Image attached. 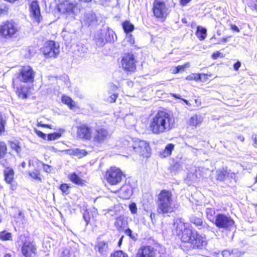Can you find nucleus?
Listing matches in <instances>:
<instances>
[{"mask_svg": "<svg viewBox=\"0 0 257 257\" xmlns=\"http://www.w3.org/2000/svg\"><path fill=\"white\" fill-rule=\"evenodd\" d=\"M174 127V116L165 111H159L151 119L149 123V130L154 135H160L166 133Z\"/></svg>", "mask_w": 257, "mask_h": 257, "instance_id": "nucleus-1", "label": "nucleus"}, {"mask_svg": "<svg viewBox=\"0 0 257 257\" xmlns=\"http://www.w3.org/2000/svg\"><path fill=\"white\" fill-rule=\"evenodd\" d=\"M157 206L159 213L168 214L174 212L179 205L174 200L171 191L164 189L158 196Z\"/></svg>", "mask_w": 257, "mask_h": 257, "instance_id": "nucleus-2", "label": "nucleus"}, {"mask_svg": "<svg viewBox=\"0 0 257 257\" xmlns=\"http://www.w3.org/2000/svg\"><path fill=\"white\" fill-rule=\"evenodd\" d=\"M181 240L184 242L189 243L193 249H201L207 244L205 236L199 234L192 227L184 228Z\"/></svg>", "mask_w": 257, "mask_h": 257, "instance_id": "nucleus-3", "label": "nucleus"}, {"mask_svg": "<svg viewBox=\"0 0 257 257\" xmlns=\"http://www.w3.org/2000/svg\"><path fill=\"white\" fill-rule=\"evenodd\" d=\"M19 241L21 242V253L25 257H36L37 246L36 243L28 236L21 234L19 237Z\"/></svg>", "mask_w": 257, "mask_h": 257, "instance_id": "nucleus-4", "label": "nucleus"}, {"mask_svg": "<svg viewBox=\"0 0 257 257\" xmlns=\"http://www.w3.org/2000/svg\"><path fill=\"white\" fill-rule=\"evenodd\" d=\"M114 32L109 28H104L98 31L95 35V43L98 47L103 46L106 43L114 41Z\"/></svg>", "mask_w": 257, "mask_h": 257, "instance_id": "nucleus-5", "label": "nucleus"}, {"mask_svg": "<svg viewBox=\"0 0 257 257\" xmlns=\"http://www.w3.org/2000/svg\"><path fill=\"white\" fill-rule=\"evenodd\" d=\"M46 57L56 58L60 53L59 44L54 41H47L41 48Z\"/></svg>", "mask_w": 257, "mask_h": 257, "instance_id": "nucleus-6", "label": "nucleus"}, {"mask_svg": "<svg viewBox=\"0 0 257 257\" xmlns=\"http://www.w3.org/2000/svg\"><path fill=\"white\" fill-rule=\"evenodd\" d=\"M130 147L140 156L149 158L151 154V148L149 144L144 140L139 139L133 141Z\"/></svg>", "mask_w": 257, "mask_h": 257, "instance_id": "nucleus-7", "label": "nucleus"}, {"mask_svg": "<svg viewBox=\"0 0 257 257\" xmlns=\"http://www.w3.org/2000/svg\"><path fill=\"white\" fill-rule=\"evenodd\" d=\"M213 222L217 228L224 230L230 229L234 224V220L229 215L222 213L215 216Z\"/></svg>", "mask_w": 257, "mask_h": 257, "instance_id": "nucleus-8", "label": "nucleus"}, {"mask_svg": "<svg viewBox=\"0 0 257 257\" xmlns=\"http://www.w3.org/2000/svg\"><path fill=\"white\" fill-rule=\"evenodd\" d=\"M17 25L13 21H7L0 26V35L5 38H12L18 32Z\"/></svg>", "mask_w": 257, "mask_h": 257, "instance_id": "nucleus-9", "label": "nucleus"}, {"mask_svg": "<svg viewBox=\"0 0 257 257\" xmlns=\"http://www.w3.org/2000/svg\"><path fill=\"white\" fill-rule=\"evenodd\" d=\"M94 133L92 136V141L94 144L100 145L109 137L110 135L104 126L96 124L93 128Z\"/></svg>", "mask_w": 257, "mask_h": 257, "instance_id": "nucleus-10", "label": "nucleus"}, {"mask_svg": "<svg viewBox=\"0 0 257 257\" xmlns=\"http://www.w3.org/2000/svg\"><path fill=\"white\" fill-rule=\"evenodd\" d=\"M107 181L111 185H116L120 183L124 177L123 172L115 167H111L106 173Z\"/></svg>", "mask_w": 257, "mask_h": 257, "instance_id": "nucleus-11", "label": "nucleus"}, {"mask_svg": "<svg viewBox=\"0 0 257 257\" xmlns=\"http://www.w3.org/2000/svg\"><path fill=\"white\" fill-rule=\"evenodd\" d=\"M136 60L132 53L124 54L122 58L121 64L123 69L127 72H134L136 70Z\"/></svg>", "mask_w": 257, "mask_h": 257, "instance_id": "nucleus-12", "label": "nucleus"}, {"mask_svg": "<svg viewBox=\"0 0 257 257\" xmlns=\"http://www.w3.org/2000/svg\"><path fill=\"white\" fill-rule=\"evenodd\" d=\"M35 72L29 66H23L18 76L19 80L25 83L32 82L34 81Z\"/></svg>", "mask_w": 257, "mask_h": 257, "instance_id": "nucleus-13", "label": "nucleus"}, {"mask_svg": "<svg viewBox=\"0 0 257 257\" xmlns=\"http://www.w3.org/2000/svg\"><path fill=\"white\" fill-rule=\"evenodd\" d=\"M153 11L154 16L157 18H164L167 15V9L163 1L155 0L153 4Z\"/></svg>", "mask_w": 257, "mask_h": 257, "instance_id": "nucleus-14", "label": "nucleus"}, {"mask_svg": "<svg viewBox=\"0 0 257 257\" xmlns=\"http://www.w3.org/2000/svg\"><path fill=\"white\" fill-rule=\"evenodd\" d=\"M77 134L81 139L90 141L92 139V128L86 124H82L77 127Z\"/></svg>", "mask_w": 257, "mask_h": 257, "instance_id": "nucleus-15", "label": "nucleus"}, {"mask_svg": "<svg viewBox=\"0 0 257 257\" xmlns=\"http://www.w3.org/2000/svg\"><path fill=\"white\" fill-rule=\"evenodd\" d=\"M76 7V4L69 0L60 1L57 5L58 11L63 13L73 14L74 12Z\"/></svg>", "mask_w": 257, "mask_h": 257, "instance_id": "nucleus-16", "label": "nucleus"}, {"mask_svg": "<svg viewBox=\"0 0 257 257\" xmlns=\"http://www.w3.org/2000/svg\"><path fill=\"white\" fill-rule=\"evenodd\" d=\"M30 15L32 19L39 23L42 20V16L41 14L40 8L38 3L36 1H33L30 6Z\"/></svg>", "mask_w": 257, "mask_h": 257, "instance_id": "nucleus-17", "label": "nucleus"}, {"mask_svg": "<svg viewBox=\"0 0 257 257\" xmlns=\"http://www.w3.org/2000/svg\"><path fill=\"white\" fill-rule=\"evenodd\" d=\"M156 251V249L151 246H142L138 250L136 257H155Z\"/></svg>", "mask_w": 257, "mask_h": 257, "instance_id": "nucleus-18", "label": "nucleus"}, {"mask_svg": "<svg viewBox=\"0 0 257 257\" xmlns=\"http://www.w3.org/2000/svg\"><path fill=\"white\" fill-rule=\"evenodd\" d=\"M190 222L193 224L198 229H208L209 226L205 222L203 221L202 216H198L196 215H191L189 217Z\"/></svg>", "mask_w": 257, "mask_h": 257, "instance_id": "nucleus-19", "label": "nucleus"}, {"mask_svg": "<svg viewBox=\"0 0 257 257\" xmlns=\"http://www.w3.org/2000/svg\"><path fill=\"white\" fill-rule=\"evenodd\" d=\"M114 192H117L120 198L123 199H128L132 195L133 190L132 187L129 184H125Z\"/></svg>", "mask_w": 257, "mask_h": 257, "instance_id": "nucleus-20", "label": "nucleus"}, {"mask_svg": "<svg viewBox=\"0 0 257 257\" xmlns=\"http://www.w3.org/2000/svg\"><path fill=\"white\" fill-rule=\"evenodd\" d=\"M95 249L101 254L105 255L108 249V243L106 241L98 240L95 246Z\"/></svg>", "mask_w": 257, "mask_h": 257, "instance_id": "nucleus-21", "label": "nucleus"}, {"mask_svg": "<svg viewBox=\"0 0 257 257\" xmlns=\"http://www.w3.org/2000/svg\"><path fill=\"white\" fill-rule=\"evenodd\" d=\"M203 118L200 115L195 114L190 117L187 121V124L191 126L196 127L201 124Z\"/></svg>", "mask_w": 257, "mask_h": 257, "instance_id": "nucleus-22", "label": "nucleus"}, {"mask_svg": "<svg viewBox=\"0 0 257 257\" xmlns=\"http://www.w3.org/2000/svg\"><path fill=\"white\" fill-rule=\"evenodd\" d=\"M5 180L9 184H11L14 179V172L13 169L7 167L4 172Z\"/></svg>", "mask_w": 257, "mask_h": 257, "instance_id": "nucleus-23", "label": "nucleus"}, {"mask_svg": "<svg viewBox=\"0 0 257 257\" xmlns=\"http://www.w3.org/2000/svg\"><path fill=\"white\" fill-rule=\"evenodd\" d=\"M223 257H239L241 253L237 249H225L222 251Z\"/></svg>", "mask_w": 257, "mask_h": 257, "instance_id": "nucleus-24", "label": "nucleus"}, {"mask_svg": "<svg viewBox=\"0 0 257 257\" xmlns=\"http://www.w3.org/2000/svg\"><path fill=\"white\" fill-rule=\"evenodd\" d=\"M227 169L222 168L218 169L215 172L216 179L220 181H223L226 178Z\"/></svg>", "mask_w": 257, "mask_h": 257, "instance_id": "nucleus-25", "label": "nucleus"}, {"mask_svg": "<svg viewBox=\"0 0 257 257\" xmlns=\"http://www.w3.org/2000/svg\"><path fill=\"white\" fill-rule=\"evenodd\" d=\"M122 28L126 34H130L133 32L135 29L134 26L130 21L126 20L122 24Z\"/></svg>", "mask_w": 257, "mask_h": 257, "instance_id": "nucleus-26", "label": "nucleus"}, {"mask_svg": "<svg viewBox=\"0 0 257 257\" xmlns=\"http://www.w3.org/2000/svg\"><path fill=\"white\" fill-rule=\"evenodd\" d=\"M196 35L200 40H204L207 36L206 29L201 26L197 27Z\"/></svg>", "mask_w": 257, "mask_h": 257, "instance_id": "nucleus-27", "label": "nucleus"}, {"mask_svg": "<svg viewBox=\"0 0 257 257\" xmlns=\"http://www.w3.org/2000/svg\"><path fill=\"white\" fill-rule=\"evenodd\" d=\"M69 179L73 183L78 185L83 186L84 181L80 178L75 173L70 175Z\"/></svg>", "mask_w": 257, "mask_h": 257, "instance_id": "nucleus-28", "label": "nucleus"}, {"mask_svg": "<svg viewBox=\"0 0 257 257\" xmlns=\"http://www.w3.org/2000/svg\"><path fill=\"white\" fill-rule=\"evenodd\" d=\"M174 149V145L172 144H168L166 145L164 150L161 153V155L163 157H166L170 156L172 151Z\"/></svg>", "mask_w": 257, "mask_h": 257, "instance_id": "nucleus-29", "label": "nucleus"}, {"mask_svg": "<svg viewBox=\"0 0 257 257\" xmlns=\"http://www.w3.org/2000/svg\"><path fill=\"white\" fill-rule=\"evenodd\" d=\"M69 151L70 152V154L76 156L78 158H82L83 156H86L87 154V152L85 150L79 149H74L70 150Z\"/></svg>", "mask_w": 257, "mask_h": 257, "instance_id": "nucleus-30", "label": "nucleus"}, {"mask_svg": "<svg viewBox=\"0 0 257 257\" xmlns=\"http://www.w3.org/2000/svg\"><path fill=\"white\" fill-rule=\"evenodd\" d=\"M206 217L207 219L212 222L215 220V210L214 208H206L205 210Z\"/></svg>", "mask_w": 257, "mask_h": 257, "instance_id": "nucleus-31", "label": "nucleus"}, {"mask_svg": "<svg viewBox=\"0 0 257 257\" xmlns=\"http://www.w3.org/2000/svg\"><path fill=\"white\" fill-rule=\"evenodd\" d=\"M62 102L69 106L71 109H72L75 106V102L71 98L67 96L64 95L62 97Z\"/></svg>", "mask_w": 257, "mask_h": 257, "instance_id": "nucleus-32", "label": "nucleus"}, {"mask_svg": "<svg viewBox=\"0 0 257 257\" xmlns=\"http://www.w3.org/2000/svg\"><path fill=\"white\" fill-rule=\"evenodd\" d=\"M96 20V16L94 14L89 13L87 14L85 17V21L86 23L88 25H90L91 23Z\"/></svg>", "mask_w": 257, "mask_h": 257, "instance_id": "nucleus-33", "label": "nucleus"}, {"mask_svg": "<svg viewBox=\"0 0 257 257\" xmlns=\"http://www.w3.org/2000/svg\"><path fill=\"white\" fill-rule=\"evenodd\" d=\"M0 239L3 240H12V234L6 231H3L0 232Z\"/></svg>", "mask_w": 257, "mask_h": 257, "instance_id": "nucleus-34", "label": "nucleus"}, {"mask_svg": "<svg viewBox=\"0 0 257 257\" xmlns=\"http://www.w3.org/2000/svg\"><path fill=\"white\" fill-rule=\"evenodd\" d=\"M7 151V146L4 142H0V159L4 157Z\"/></svg>", "mask_w": 257, "mask_h": 257, "instance_id": "nucleus-35", "label": "nucleus"}, {"mask_svg": "<svg viewBox=\"0 0 257 257\" xmlns=\"http://www.w3.org/2000/svg\"><path fill=\"white\" fill-rule=\"evenodd\" d=\"M125 234L128 236L131 239L134 241H136L138 238V234L133 233L132 230L130 228L126 229L124 231Z\"/></svg>", "mask_w": 257, "mask_h": 257, "instance_id": "nucleus-36", "label": "nucleus"}, {"mask_svg": "<svg viewBox=\"0 0 257 257\" xmlns=\"http://www.w3.org/2000/svg\"><path fill=\"white\" fill-rule=\"evenodd\" d=\"M124 224L125 221L123 218L119 217L116 219L114 225L118 229L122 228Z\"/></svg>", "mask_w": 257, "mask_h": 257, "instance_id": "nucleus-37", "label": "nucleus"}, {"mask_svg": "<svg viewBox=\"0 0 257 257\" xmlns=\"http://www.w3.org/2000/svg\"><path fill=\"white\" fill-rule=\"evenodd\" d=\"M83 218L85 221V225L87 226L90 222L91 217L90 212L88 210H85L83 214Z\"/></svg>", "mask_w": 257, "mask_h": 257, "instance_id": "nucleus-38", "label": "nucleus"}, {"mask_svg": "<svg viewBox=\"0 0 257 257\" xmlns=\"http://www.w3.org/2000/svg\"><path fill=\"white\" fill-rule=\"evenodd\" d=\"M111 257H128V255L122 250H117L111 254Z\"/></svg>", "mask_w": 257, "mask_h": 257, "instance_id": "nucleus-39", "label": "nucleus"}, {"mask_svg": "<svg viewBox=\"0 0 257 257\" xmlns=\"http://www.w3.org/2000/svg\"><path fill=\"white\" fill-rule=\"evenodd\" d=\"M69 186L67 184H62L60 186V189L62 192L66 195H67L69 193Z\"/></svg>", "mask_w": 257, "mask_h": 257, "instance_id": "nucleus-40", "label": "nucleus"}, {"mask_svg": "<svg viewBox=\"0 0 257 257\" xmlns=\"http://www.w3.org/2000/svg\"><path fill=\"white\" fill-rule=\"evenodd\" d=\"M61 137V134L59 133H54L48 135V140L50 141L55 140L59 139Z\"/></svg>", "mask_w": 257, "mask_h": 257, "instance_id": "nucleus-41", "label": "nucleus"}, {"mask_svg": "<svg viewBox=\"0 0 257 257\" xmlns=\"http://www.w3.org/2000/svg\"><path fill=\"white\" fill-rule=\"evenodd\" d=\"M186 79L187 80H194L195 81H198V80H200L201 77H200V74H192L191 75L187 76V77H186Z\"/></svg>", "mask_w": 257, "mask_h": 257, "instance_id": "nucleus-42", "label": "nucleus"}, {"mask_svg": "<svg viewBox=\"0 0 257 257\" xmlns=\"http://www.w3.org/2000/svg\"><path fill=\"white\" fill-rule=\"evenodd\" d=\"M17 93L19 98L25 99L27 98L28 97V94L27 92L23 89L21 88L20 89H18Z\"/></svg>", "mask_w": 257, "mask_h": 257, "instance_id": "nucleus-43", "label": "nucleus"}, {"mask_svg": "<svg viewBox=\"0 0 257 257\" xmlns=\"http://www.w3.org/2000/svg\"><path fill=\"white\" fill-rule=\"evenodd\" d=\"M6 121L0 115V135L5 131Z\"/></svg>", "mask_w": 257, "mask_h": 257, "instance_id": "nucleus-44", "label": "nucleus"}, {"mask_svg": "<svg viewBox=\"0 0 257 257\" xmlns=\"http://www.w3.org/2000/svg\"><path fill=\"white\" fill-rule=\"evenodd\" d=\"M8 13V8L5 5L0 6V17L4 15H6Z\"/></svg>", "mask_w": 257, "mask_h": 257, "instance_id": "nucleus-45", "label": "nucleus"}, {"mask_svg": "<svg viewBox=\"0 0 257 257\" xmlns=\"http://www.w3.org/2000/svg\"><path fill=\"white\" fill-rule=\"evenodd\" d=\"M11 147L12 149L16 151L18 153L21 152V148L17 143L11 142Z\"/></svg>", "mask_w": 257, "mask_h": 257, "instance_id": "nucleus-46", "label": "nucleus"}, {"mask_svg": "<svg viewBox=\"0 0 257 257\" xmlns=\"http://www.w3.org/2000/svg\"><path fill=\"white\" fill-rule=\"evenodd\" d=\"M188 64H185L183 65H179L177 67L175 68V69L174 70V73H179L181 71H183L188 65Z\"/></svg>", "mask_w": 257, "mask_h": 257, "instance_id": "nucleus-47", "label": "nucleus"}, {"mask_svg": "<svg viewBox=\"0 0 257 257\" xmlns=\"http://www.w3.org/2000/svg\"><path fill=\"white\" fill-rule=\"evenodd\" d=\"M60 257H71L70 251L68 249H64L60 253Z\"/></svg>", "mask_w": 257, "mask_h": 257, "instance_id": "nucleus-48", "label": "nucleus"}, {"mask_svg": "<svg viewBox=\"0 0 257 257\" xmlns=\"http://www.w3.org/2000/svg\"><path fill=\"white\" fill-rule=\"evenodd\" d=\"M129 209L132 213L135 214L137 212V207L135 203H132L129 205Z\"/></svg>", "mask_w": 257, "mask_h": 257, "instance_id": "nucleus-49", "label": "nucleus"}, {"mask_svg": "<svg viewBox=\"0 0 257 257\" xmlns=\"http://www.w3.org/2000/svg\"><path fill=\"white\" fill-rule=\"evenodd\" d=\"M30 176L35 179L37 180H41L40 178L39 177V173L37 170H36L34 172H30L29 173Z\"/></svg>", "mask_w": 257, "mask_h": 257, "instance_id": "nucleus-50", "label": "nucleus"}, {"mask_svg": "<svg viewBox=\"0 0 257 257\" xmlns=\"http://www.w3.org/2000/svg\"><path fill=\"white\" fill-rule=\"evenodd\" d=\"M126 41L129 42L131 45H134L135 44V39L133 37V35L130 34H127L126 35Z\"/></svg>", "mask_w": 257, "mask_h": 257, "instance_id": "nucleus-51", "label": "nucleus"}, {"mask_svg": "<svg viewBox=\"0 0 257 257\" xmlns=\"http://www.w3.org/2000/svg\"><path fill=\"white\" fill-rule=\"evenodd\" d=\"M77 50L78 51L80 52V56H84V54L87 52V49L83 46L81 47L78 46V48Z\"/></svg>", "mask_w": 257, "mask_h": 257, "instance_id": "nucleus-52", "label": "nucleus"}, {"mask_svg": "<svg viewBox=\"0 0 257 257\" xmlns=\"http://www.w3.org/2000/svg\"><path fill=\"white\" fill-rule=\"evenodd\" d=\"M35 163H36L37 164H42V163L41 162H40L37 159L35 158L29 160V164L30 166H31V165L34 166Z\"/></svg>", "mask_w": 257, "mask_h": 257, "instance_id": "nucleus-53", "label": "nucleus"}, {"mask_svg": "<svg viewBox=\"0 0 257 257\" xmlns=\"http://www.w3.org/2000/svg\"><path fill=\"white\" fill-rule=\"evenodd\" d=\"M235 173L231 172L230 170H227L226 178H234L235 177Z\"/></svg>", "mask_w": 257, "mask_h": 257, "instance_id": "nucleus-54", "label": "nucleus"}, {"mask_svg": "<svg viewBox=\"0 0 257 257\" xmlns=\"http://www.w3.org/2000/svg\"><path fill=\"white\" fill-rule=\"evenodd\" d=\"M0 163L4 167H8V166L10 165L9 162L6 159H2L0 161Z\"/></svg>", "mask_w": 257, "mask_h": 257, "instance_id": "nucleus-55", "label": "nucleus"}, {"mask_svg": "<svg viewBox=\"0 0 257 257\" xmlns=\"http://www.w3.org/2000/svg\"><path fill=\"white\" fill-rule=\"evenodd\" d=\"M35 132H36V134L40 137H41L43 139L45 138L46 135L45 134H44L43 133H42L41 131L37 130H35Z\"/></svg>", "mask_w": 257, "mask_h": 257, "instance_id": "nucleus-56", "label": "nucleus"}, {"mask_svg": "<svg viewBox=\"0 0 257 257\" xmlns=\"http://www.w3.org/2000/svg\"><path fill=\"white\" fill-rule=\"evenodd\" d=\"M221 55V53L219 51H216V52H214L212 55V58L213 59H217Z\"/></svg>", "mask_w": 257, "mask_h": 257, "instance_id": "nucleus-57", "label": "nucleus"}, {"mask_svg": "<svg viewBox=\"0 0 257 257\" xmlns=\"http://www.w3.org/2000/svg\"><path fill=\"white\" fill-rule=\"evenodd\" d=\"M117 97V94H113V95H111L110 97H109V101L110 102H114L116 98Z\"/></svg>", "mask_w": 257, "mask_h": 257, "instance_id": "nucleus-58", "label": "nucleus"}, {"mask_svg": "<svg viewBox=\"0 0 257 257\" xmlns=\"http://www.w3.org/2000/svg\"><path fill=\"white\" fill-rule=\"evenodd\" d=\"M241 66V63L239 61H237L233 65V68L235 70L237 71L239 69Z\"/></svg>", "mask_w": 257, "mask_h": 257, "instance_id": "nucleus-59", "label": "nucleus"}, {"mask_svg": "<svg viewBox=\"0 0 257 257\" xmlns=\"http://www.w3.org/2000/svg\"><path fill=\"white\" fill-rule=\"evenodd\" d=\"M231 29L234 31H235V32H239V28H238V27L237 26H236L235 25H231Z\"/></svg>", "mask_w": 257, "mask_h": 257, "instance_id": "nucleus-60", "label": "nucleus"}, {"mask_svg": "<svg viewBox=\"0 0 257 257\" xmlns=\"http://www.w3.org/2000/svg\"><path fill=\"white\" fill-rule=\"evenodd\" d=\"M43 168L44 170L47 172H49L51 171V167L50 166L44 165Z\"/></svg>", "mask_w": 257, "mask_h": 257, "instance_id": "nucleus-61", "label": "nucleus"}, {"mask_svg": "<svg viewBox=\"0 0 257 257\" xmlns=\"http://www.w3.org/2000/svg\"><path fill=\"white\" fill-rule=\"evenodd\" d=\"M191 0H180L181 4L182 6H186Z\"/></svg>", "mask_w": 257, "mask_h": 257, "instance_id": "nucleus-62", "label": "nucleus"}, {"mask_svg": "<svg viewBox=\"0 0 257 257\" xmlns=\"http://www.w3.org/2000/svg\"><path fill=\"white\" fill-rule=\"evenodd\" d=\"M228 38H222L220 40V42H218L217 44H220L222 43H226L227 41Z\"/></svg>", "mask_w": 257, "mask_h": 257, "instance_id": "nucleus-63", "label": "nucleus"}, {"mask_svg": "<svg viewBox=\"0 0 257 257\" xmlns=\"http://www.w3.org/2000/svg\"><path fill=\"white\" fill-rule=\"evenodd\" d=\"M172 96L174 97L177 98V99H180L182 100V98L181 97V95L175 93L171 94Z\"/></svg>", "mask_w": 257, "mask_h": 257, "instance_id": "nucleus-64", "label": "nucleus"}]
</instances>
